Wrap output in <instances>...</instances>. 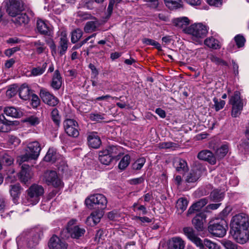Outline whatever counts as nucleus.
Returning <instances> with one entry per match:
<instances>
[{
  "label": "nucleus",
  "instance_id": "f257e3e1",
  "mask_svg": "<svg viewBox=\"0 0 249 249\" xmlns=\"http://www.w3.org/2000/svg\"><path fill=\"white\" fill-rule=\"evenodd\" d=\"M27 196L23 203L25 205H35L40 200L44 193L43 187L37 184H32L26 191Z\"/></svg>",
  "mask_w": 249,
  "mask_h": 249
},
{
  "label": "nucleus",
  "instance_id": "f03ea898",
  "mask_svg": "<svg viewBox=\"0 0 249 249\" xmlns=\"http://www.w3.org/2000/svg\"><path fill=\"white\" fill-rule=\"evenodd\" d=\"M185 33L192 36L193 39L197 43H201L200 39L205 37L208 33L207 27L201 23L194 24L184 29Z\"/></svg>",
  "mask_w": 249,
  "mask_h": 249
},
{
  "label": "nucleus",
  "instance_id": "7ed1b4c3",
  "mask_svg": "<svg viewBox=\"0 0 249 249\" xmlns=\"http://www.w3.org/2000/svg\"><path fill=\"white\" fill-rule=\"evenodd\" d=\"M107 200L106 197L101 194L91 195L86 198L85 204L89 208H97L101 210L106 208Z\"/></svg>",
  "mask_w": 249,
  "mask_h": 249
},
{
  "label": "nucleus",
  "instance_id": "20e7f679",
  "mask_svg": "<svg viewBox=\"0 0 249 249\" xmlns=\"http://www.w3.org/2000/svg\"><path fill=\"white\" fill-rule=\"evenodd\" d=\"M227 228V223L225 219H216L210 222L208 231L215 236L222 237L226 233Z\"/></svg>",
  "mask_w": 249,
  "mask_h": 249
},
{
  "label": "nucleus",
  "instance_id": "39448f33",
  "mask_svg": "<svg viewBox=\"0 0 249 249\" xmlns=\"http://www.w3.org/2000/svg\"><path fill=\"white\" fill-rule=\"evenodd\" d=\"M229 103L232 106L231 116L235 118L238 117L243 107V102L239 91H236L234 92V94L230 99Z\"/></svg>",
  "mask_w": 249,
  "mask_h": 249
},
{
  "label": "nucleus",
  "instance_id": "423d86ee",
  "mask_svg": "<svg viewBox=\"0 0 249 249\" xmlns=\"http://www.w3.org/2000/svg\"><path fill=\"white\" fill-rule=\"evenodd\" d=\"M6 0V12L10 16L16 17L23 10V3L20 0Z\"/></svg>",
  "mask_w": 249,
  "mask_h": 249
},
{
  "label": "nucleus",
  "instance_id": "0eeeda50",
  "mask_svg": "<svg viewBox=\"0 0 249 249\" xmlns=\"http://www.w3.org/2000/svg\"><path fill=\"white\" fill-rule=\"evenodd\" d=\"M232 228L235 229H248L249 227V216L246 213H241L233 217L231 223Z\"/></svg>",
  "mask_w": 249,
  "mask_h": 249
},
{
  "label": "nucleus",
  "instance_id": "6e6552de",
  "mask_svg": "<svg viewBox=\"0 0 249 249\" xmlns=\"http://www.w3.org/2000/svg\"><path fill=\"white\" fill-rule=\"evenodd\" d=\"M63 125L66 133L69 136L77 138L79 136V125L75 120L67 119L64 121Z\"/></svg>",
  "mask_w": 249,
  "mask_h": 249
},
{
  "label": "nucleus",
  "instance_id": "1a4fd4ad",
  "mask_svg": "<svg viewBox=\"0 0 249 249\" xmlns=\"http://www.w3.org/2000/svg\"><path fill=\"white\" fill-rule=\"evenodd\" d=\"M76 220H71L68 223L67 227V232L72 238L79 239L84 235L86 232L84 228L77 225H74Z\"/></svg>",
  "mask_w": 249,
  "mask_h": 249
},
{
  "label": "nucleus",
  "instance_id": "9d476101",
  "mask_svg": "<svg viewBox=\"0 0 249 249\" xmlns=\"http://www.w3.org/2000/svg\"><path fill=\"white\" fill-rule=\"evenodd\" d=\"M43 180L48 185H53L54 187H61L62 185L61 179L58 177L57 173L54 171H48L44 174Z\"/></svg>",
  "mask_w": 249,
  "mask_h": 249
},
{
  "label": "nucleus",
  "instance_id": "9b49d317",
  "mask_svg": "<svg viewBox=\"0 0 249 249\" xmlns=\"http://www.w3.org/2000/svg\"><path fill=\"white\" fill-rule=\"evenodd\" d=\"M21 170L18 174V178L20 181L26 184L32 178L33 173L31 167L27 164H23L21 166Z\"/></svg>",
  "mask_w": 249,
  "mask_h": 249
},
{
  "label": "nucleus",
  "instance_id": "f8f14e48",
  "mask_svg": "<svg viewBox=\"0 0 249 249\" xmlns=\"http://www.w3.org/2000/svg\"><path fill=\"white\" fill-rule=\"evenodd\" d=\"M40 96L43 102L50 106H56L59 103L58 99L45 89H40Z\"/></svg>",
  "mask_w": 249,
  "mask_h": 249
},
{
  "label": "nucleus",
  "instance_id": "ddd939ff",
  "mask_svg": "<svg viewBox=\"0 0 249 249\" xmlns=\"http://www.w3.org/2000/svg\"><path fill=\"white\" fill-rule=\"evenodd\" d=\"M206 218V214L205 212H201L197 213L192 219V224L197 231H200L203 230Z\"/></svg>",
  "mask_w": 249,
  "mask_h": 249
},
{
  "label": "nucleus",
  "instance_id": "4468645a",
  "mask_svg": "<svg viewBox=\"0 0 249 249\" xmlns=\"http://www.w3.org/2000/svg\"><path fill=\"white\" fill-rule=\"evenodd\" d=\"M234 238L237 242L243 244L249 239V231L248 229H235L233 234Z\"/></svg>",
  "mask_w": 249,
  "mask_h": 249
},
{
  "label": "nucleus",
  "instance_id": "2eb2a0df",
  "mask_svg": "<svg viewBox=\"0 0 249 249\" xmlns=\"http://www.w3.org/2000/svg\"><path fill=\"white\" fill-rule=\"evenodd\" d=\"M41 149L39 143L37 141H35L28 143L25 151L28 152L35 160L38 158Z\"/></svg>",
  "mask_w": 249,
  "mask_h": 249
},
{
  "label": "nucleus",
  "instance_id": "dca6fc26",
  "mask_svg": "<svg viewBox=\"0 0 249 249\" xmlns=\"http://www.w3.org/2000/svg\"><path fill=\"white\" fill-rule=\"evenodd\" d=\"M50 249H67V245L56 235H53L48 243Z\"/></svg>",
  "mask_w": 249,
  "mask_h": 249
},
{
  "label": "nucleus",
  "instance_id": "f3484780",
  "mask_svg": "<svg viewBox=\"0 0 249 249\" xmlns=\"http://www.w3.org/2000/svg\"><path fill=\"white\" fill-rule=\"evenodd\" d=\"M184 234L196 246H200L201 239L195 234L193 229L191 227H185L183 229Z\"/></svg>",
  "mask_w": 249,
  "mask_h": 249
},
{
  "label": "nucleus",
  "instance_id": "a211bd4d",
  "mask_svg": "<svg viewBox=\"0 0 249 249\" xmlns=\"http://www.w3.org/2000/svg\"><path fill=\"white\" fill-rule=\"evenodd\" d=\"M22 191L23 188L19 183L10 186L9 192L15 204L18 203V199Z\"/></svg>",
  "mask_w": 249,
  "mask_h": 249
},
{
  "label": "nucleus",
  "instance_id": "6ab92c4d",
  "mask_svg": "<svg viewBox=\"0 0 249 249\" xmlns=\"http://www.w3.org/2000/svg\"><path fill=\"white\" fill-rule=\"evenodd\" d=\"M103 216V213L100 211H95L91 213L86 220V224L90 226H94L101 220Z\"/></svg>",
  "mask_w": 249,
  "mask_h": 249
},
{
  "label": "nucleus",
  "instance_id": "aec40b11",
  "mask_svg": "<svg viewBox=\"0 0 249 249\" xmlns=\"http://www.w3.org/2000/svg\"><path fill=\"white\" fill-rule=\"evenodd\" d=\"M208 203V199L203 198L193 204L187 211V216L199 213L200 210Z\"/></svg>",
  "mask_w": 249,
  "mask_h": 249
},
{
  "label": "nucleus",
  "instance_id": "412c9836",
  "mask_svg": "<svg viewBox=\"0 0 249 249\" xmlns=\"http://www.w3.org/2000/svg\"><path fill=\"white\" fill-rule=\"evenodd\" d=\"M88 142L89 146L98 148L101 144V141L96 132H92L89 133L88 137Z\"/></svg>",
  "mask_w": 249,
  "mask_h": 249
},
{
  "label": "nucleus",
  "instance_id": "4be33fe9",
  "mask_svg": "<svg viewBox=\"0 0 249 249\" xmlns=\"http://www.w3.org/2000/svg\"><path fill=\"white\" fill-rule=\"evenodd\" d=\"M14 124L13 121L8 120L3 114L0 115V132H9L11 130V127Z\"/></svg>",
  "mask_w": 249,
  "mask_h": 249
},
{
  "label": "nucleus",
  "instance_id": "5701e85b",
  "mask_svg": "<svg viewBox=\"0 0 249 249\" xmlns=\"http://www.w3.org/2000/svg\"><path fill=\"white\" fill-rule=\"evenodd\" d=\"M197 158L201 160L208 161L211 164L216 163V159L209 150H202L198 153Z\"/></svg>",
  "mask_w": 249,
  "mask_h": 249
},
{
  "label": "nucleus",
  "instance_id": "b1692460",
  "mask_svg": "<svg viewBox=\"0 0 249 249\" xmlns=\"http://www.w3.org/2000/svg\"><path fill=\"white\" fill-rule=\"evenodd\" d=\"M62 80L58 70L55 71L52 78L51 87L55 90L59 89L62 85Z\"/></svg>",
  "mask_w": 249,
  "mask_h": 249
},
{
  "label": "nucleus",
  "instance_id": "393cba45",
  "mask_svg": "<svg viewBox=\"0 0 249 249\" xmlns=\"http://www.w3.org/2000/svg\"><path fill=\"white\" fill-rule=\"evenodd\" d=\"M68 39L66 36H62L60 38L58 46V53L60 56L64 55L68 47Z\"/></svg>",
  "mask_w": 249,
  "mask_h": 249
},
{
  "label": "nucleus",
  "instance_id": "a878e982",
  "mask_svg": "<svg viewBox=\"0 0 249 249\" xmlns=\"http://www.w3.org/2000/svg\"><path fill=\"white\" fill-rule=\"evenodd\" d=\"M201 176L200 171L197 169L191 170L185 177V181L188 183L195 182Z\"/></svg>",
  "mask_w": 249,
  "mask_h": 249
},
{
  "label": "nucleus",
  "instance_id": "bb28decb",
  "mask_svg": "<svg viewBox=\"0 0 249 249\" xmlns=\"http://www.w3.org/2000/svg\"><path fill=\"white\" fill-rule=\"evenodd\" d=\"M184 241L179 237L172 238L169 249H184Z\"/></svg>",
  "mask_w": 249,
  "mask_h": 249
},
{
  "label": "nucleus",
  "instance_id": "cd10ccee",
  "mask_svg": "<svg viewBox=\"0 0 249 249\" xmlns=\"http://www.w3.org/2000/svg\"><path fill=\"white\" fill-rule=\"evenodd\" d=\"M196 247L199 249H220V247L217 244L208 239H204L203 240H201V243L200 246Z\"/></svg>",
  "mask_w": 249,
  "mask_h": 249
},
{
  "label": "nucleus",
  "instance_id": "c85d7f7f",
  "mask_svg": "<svg viewBox=\"0 0 249 249\" xmlns=\"http://www.w3.org/2000/svg\"><path fill=\"white\" fill-rule=\"evenodd\" d=\"M4 112L7 116L13 118H19L22 113L19 109L13 107H5L4 109Z\"/></svg>",
  "mask_w": 249,
  "mask_h": 249
},
{
  "label": "nucleus",
  "instance_id": "c756f323",
  "mask_svg": "<svg viewBox=\"0 0 249 249\" xmlns=\"http://www.w3.org/2000/svg\"><path fill=\"white\" fill-rule=\"evenodd\" d=\"M59 156L60 155L56 152L55 149L49 148L44 160L47 162H54L56 161Z\"/></svg>",
  "mask_w": 249,
  "mask_h": 249
},
{
  "label": "nucleus",
  "instance_id": "7c9ffc66",
  "mask_svg": "<svg viewBox=\"0 0 249 249\" xmlns=\"http://www.w3.org/2000/svg\"><path fill=\"white\" fill-rule=\"evenodd\" d=\"M189 23V19L185 17L176 18L173 20L174 25L178 28H182L183 30L186 28L185 27L188 25Z\"/></svg>",
  "mask_w": 249,
  "mask_h": 249
},
{
  "label": "nucleus",
  "instance_id": "2f4dec72",
  "mask_svg": "<svg viewBox=\"0 0 249 249\" xmlns=\"http://www.w3.org/2000/svg\"><path fill=\"white\" fill-rule=\"evenodd\" d=\"M19 96L21 99L27 100L30 98V89L27 84H23L19 89Z\"/></svg>",
  "mask_w": 249,
  "mask_h": 249
},
{
  "label": "nucleus",
  "instance_id": "473e14b6",
  "mask_svg": "<svg viewBox=\"0 0 249 249\" xmlns=\"http://www.w3.org/2000/svg\"><path fill=\"white\" fill-rule=\"evenodd\" d=\"M111 156L108 154V152L106 150L99 152V160L103 164L108 165L112 160Z\"/></svg>",
  "mask_w": 249,
  "mask_h": 249
},
{
  "label": "nucleus",
  "instance_id": "72a5a7b5",
  "mask_svg": "<svg viewBox=\"0 0 249 249\" xmlns=\"http://www.w3.org/2000/svg\"><path fill=\"white\" fill-rule=\"evenodd\" d=\"M167 7L170 10H175L182 6L181 0H164Z\"/></svg>",
  "mask_w": 249,
  "mask_h": 249
},
{
  "label": "nucleus",
  "instance_id": "f704fd0d",
  "mask_svg": "<svg viewBox=\"0 0 249 249\" xmlns=\"http://www.w3.org/2000/svg\"><path fill=\"white\" fill-rule=\"evenodd\" d=\"M15 18L13 19V22L17 24L21 25L22 24H27L29 21V18L25 13H22L17 15Z\"/></svg>",
  "mask_w": 249,
  "mask_h": 249
},
{
  "label": "nucleus",
  "instance_id": "c9c22d12",
  "mask_svg": "<svg viewBox=\"0 0 249 249\" xmlns=\"http://www.w3.org/2000/svg\"><path fill=\"white\" fill-rule=\"evenodd\" d=\"M204 44L208 47L213 49H218L220 48L219 41L213 37H210L204 40Z\"/></svg>",
  "mask_w": 249,
  "mask_h": 249
},
{
  "label": "nucleus",
  "instance_id": "e433bc0d",
  "mask_svg": "<svg viewBox=\"0 0 249 249\" xmlns=\"http://www.w3.org/2000/svg\"><path fill=\"white\" fill-rule=\"evenodd\" d=\"M187 206L188 201L184 198H179L176 203V208L179 213H182L186 209Z\"/></svg>",
  "mask_w": 249,
  "mask_h": 249
},
{
  "label": "nucleus",
  "instance_id": "4c0bfd02",
  "mask_svg": "<svg viewBox=\"0 0 249 249\" xmlns=\"http://www.w3.org/2000/svg\"><path fill=\"white\" fill-rule=\"evenodd\" d=\"M174 166L176 168V170L179 172H184L188 169L187 162L183 159H179L176 161L174 163Z\"/></svg>",
  "mask_w": 249,
  "mask_h": 249
},
{
  "label": "nucleus",
  "instance_id": "58836bf2",
  "mask_svg": "<svg viewBox=\"0 0 249 249\" xmlns=\"http://www.w3.org/2000/svg\"><path fill=\"white\" fill-rule=\"evenodd\" d=\"M38 31L43 35H47L49 32V28L47 24L42 20H37L36 22Z\"/></svg>",
  "mask_w": 249,
  "mask_h": 249
},
{
  "label": "nucleus",
  "instance_id": "ea45409f",
  "mask_svg": "<svg viewBox=\"0 0 249 249\" xmlns=\"http://www.w3.org/2000/svg\"><path fill=\"white\" fill-rule=\"evenodd\" d=\"M122 148L120 146L117 145H112L108 147L106 150L108 152V154L111 156L112 158L119 156L121 153Z\"/></svg>",
  "mask_w": 249,
  "mask_h": 249
},
{
  "label": "nucleus",
  "instance_id": "a19ab883",
  "mask_svg": "<svg viewBox=\"0 0 249 249\" xmlns=\"http://www.w3.org/2000/svg\"><path fill=\"white\" fill-rule=\"evenodd\" d=\"M47 66V63L45 62L43 64L41 67L33 68L31 71V75L34 76H36L41 75L44 72L46 69Z\"/></svg>",
  "mask_w": 249,
  "mask_h": 249
},
{
  "label": "nucleus",
  "instance_id": "79ce46f5",
  "mask_svg": "<svg viewBox=\"0 0 249 249\" xmlns=\"http://www.w3.org/2000/svg\"><path fill=\"white\" fill-rule=\"evenodd\" d=\"M34 160L33 157L27 151L23 155L17 157V162L19 165H22L25 162L28 161L30 160Z\"/></svg>",
  "mask_w": 249,
  "mask_h": 249
},
{
  "label": "nucleus",
  "instance_id": "37998d69",
  "mask_svg": "<svg viewBox=\"0 0 249 249\" xmlns=\"http://www.w3.org/2000/svg\"><path fill=\"white\" fill-rule=\"evenodd\" d=\"M40 235L38 233H36L27 241V246L29 248H33L36 246L39 241Z\"/></svg>",
  "mask_w": 249,
  "mask_h": 249
},
{
  "label": "nucleus",
  "instance_id": "c03bdc74",
  "mask_svg": "<svg viewBox=\"0 0 249 249\" xmlns=\"http://www.w3.org/2000/svg\"><path fill=\"white\" fill-rule=\"evenodd\" d=\"M32 43L33 46L35 48L36 53L38 54L43 53L46 48L45 44L40 40L34 41Z\"/></svg>",
  "mask_w": 249,
  "mask_h": 249
},
{
  "label": "nucleus",
  "instance_id": "a18cd8bd",
  "mask_svg": "<svg viewBox=\"0 0 249 249\" xmlns=\"http://www.w3.org/2000/svg\"><path fill=\"white\" fill-rule=\"evenodd\" d=\"M229 151V147L226 144L222 145L220 147L218 148L215 152L216 156L219 159L224 158Z\"/></svg>",
  "mask_w": 249,
  "mask_h": 249
},
{
  "label": "nucleus",
  "instance_id": "49530a36",
  "mask_svg": "<svg viewBox=\"0 0 249 249\" xmlns=\"http://www.w3.org/2000/svg\"><path fill=\"white\" fill-rule=\"evenodd\" d=\"M97 22L94 21H88L84 27V31L86 33H91L96 30Z\"/></svg>",
  "mask_w": 249,
  "mask_h": 249
},
{
  "label": "nucleus",
  "instance_id": "de8ad7c7",
  "mask_svg": "<svg viewBox=\"0 0 249 249\" xmlns=\"http://www.w3.org/2000/svg\"><path fill=\"white\" fill-rule=\"evenodd\" d=\"M83 32L79 29H76L71 33V41L73 43L77 42L82 36Z\"/></svg>",
  "mask_w": 249,
  "mask_h": 249
},
{
  "label": "nucleus",
  "instance_id": "09e8293b",
  "mask_svg": "<svg viewBox=\"0 0 249 249\" xmlns=\"http://www.w3.org/2000/svg\"><path fill=\"white\" fill-rule=\"evenodd\" d=\"M51 116L55 125L59 126L60 123V116L58 109L56 108H53L51 112Z\"/></svg>",
  "mask_w": 249,
  "mask_h": 249
},
{
  "label": "nucleus",
  "instance_id": "8fccbe9b",
  "mask_svg": "<svg viewBox=\"0 0 249 249\" xmlns=\"http://www.w3.org/2000/svg\"><path fill=\"white\" fill-rule=\"evenodd\" d=\"M130 157L128 155H125L120 161L118 167L121 170H124L130 163Z\"/></svg>",
  "mask_w": 249,
  "mask_h": 249
},
{
  "label": "nucleus",
  "instance_id": "3c124183",
  "mask_svg": "<svg viewBox=\"0 0 249 249\" xmlns=\"http://www.w3.org/2000/svg\"><path fill=\"white\" fill-rule=\"evenodd\" d=\"M213 101L214 102L213 107L216 111H218L222 109L225 105V101L218 99L216 97L213 99Z\"/></svg>",
  "mask_w": 249,
  "mask_h": 249
},
{
  "label": "nucleus",
  "instance_id": "603ef678",
  "mask_svg": "<svg viewBox=\"0 0 249 249\" xmlns=\"http://www.w3.org/2000/svg\"><path fill=\"white\" fill-rule=\"evenodd\" d=\"M145 162V159L144 158H141L138 159L132 164V168L135 170H140Z\"/></svg>",
  "mask_w": 249,
  "mask_h": 249
},
{
  "label": "nucleus",
  "instance_id": "864d4df0",
  "mask_svg": "<svg viewBox=\"0 0 249 249\" xmlns=\"http://www.w3.org/2000/svg\"><path fill=\"white\" fill-rule=\"evenodd\" d=\"M234 39L238 48H241L244 46L246 42V39L242 35H236L234 37Z\"/></svg>",
  "mask_w": 249,
  "mask_h": 249
},
{
  "label": "nucleus",
  "instance_id": "5fc2aeb1",
  "mask_svg": "<svg viewBox=\"0 0 249 249\" xmlns=\"http://www.w3.org/2000/svg\"><path fill=\"white\" fill-rule=\"evenodd\" d=\"M24 122L29 123L32 125H36L39 124L40 119L38 117L33 115L26 118Z\"/></svg>",
  "mask_w": 249,
  "mask_h": 249
},
{
  "label": "nucleus",
  "instance_id": "6e6d98bb",
  "mask_svg": "<svg viewBox=\"0 0 249 249\" xmlns=\"http://www.w3.org/2000/svg\"><path fill=\"white\" fill-rule=\"evenodd\" d=\"M221 244L225 249H237V245L230 240H223Z\"/></svg>",
  "mask_w": 249,
  "mask_h": 249
},
{
  "label": "nucleus",
  "instance_id": "4d7b16f0",
  "mask_svg": "<svg viewBox=\"0 0 249 249\" xmlns=\"http://www.w3.org/2000/svg\"><path fill=\"white\" fill-rule=\"evenodd\" d=\"M142 42L147 45H152L155 46L158 50H160L161 46L160 44L152 39L144 38L142 40Z\"/></svg>",
  "mask_w": 249,
  "mask_h": 249
},
{
  "label": "nucleus",
  "instance_id": "13d9d810",
  "mask_svg": "<svg viewBox=\"0 0 249 249\" xmlns=\"http://www.w3.org/2000/svg\"><path fill=\"white\" fill-rule=\"evenodd\" d=\"M210 60L216 65H220L222 66H227V63L224 60L218 58V57L212 55L210 57Z\"/></svg>",
  "mask_w": 249,
  "mask_h": 249
},
{
  "label": "nucleus",
  "instance_id": "bf43d9fd",
  "mask_svg": "<svg viewBox=\"0 0 249 249\" xmlns=\"http://www.w3.org/2000/svg\"><path fill=\"white\" fill-rule=\"evenodd\" d=\"M210 196L213 200L216 201H220L223 197V194L217 190H213L211 193Z\"/></svg>",
  "mask_w": 249,
  "mask_h": 249
},
{
  "label": "nucleus",
  "instance_id": "052dcab7",
  "mask_svg": "<svg viewBox=\"0 0 249 249\" xmlns=\"http://www.w3.org/2000/svg\"><path fill=\"white\" fill-rule=\"evenodd\" d=\"M2 161L6 165H11L14 161L13 158L6 153H4L2 156Z\"/></svg>",
  "mask_w": 249,
  "mask_h": 249
},
{
  "label": "nucleus",
  "instance_id": "680f3d73",
  "mask_svg": "<svg viewBox=\"0 0 249 249\" xmlns=\"http://www.w3.org/2000/svg\"><path fill=\"white\" fill-rule=\"evenodd\" d=\"M31 97V104L32 106L34 108L37 107L40 104V100L38 97L35 94H32Z\"/></svg>",
  "mask_w": 249,
  "mask_h": 249
},
{
  "label": "nucleus",
  "instance_id": "e2e57ef3",
  "mask_svg": "<svg viewBox=\"0 0 249 249\" xmlns=\"http://www.w3.org/2000/svg\"><path fill=\"white\" fill-rule=\"evenodd\" d=\"M239 150L243 154H246L249 151V143L243 142L238 146Z\"/></svg>",
  "mask_w": 249,
  "mask_h": 249
},
{
  "label": "nucleus",
  "instance_id": "0e129e2a",
  "mask_svg": "<svg viewBox=\"0 0 249 249\" xmlns=\"http://www.w3.org/2000/svg\"><path fill=\"white\" fill-rule=\"evenodd\" d=\"M104 114L100 113H91L89 115V119L93 121L99 122L104 119Z\"/></svg>",
  "mask_w": 249,
  "mask_h": 249
},
{
  "label": "nucleus",
  "instance_id": "69168bd1",
  "mask_svg": "<svg viewBox=\"0 0 249 249\" xmlns=\"http://www.w3.org/2000/svg\"><path fill=\"white\" fill-rule=\"evenodd\" d=\"M8 142L14 146H17L20 143V139L14 136H11L8 140Z\"/></svg>",
  "mask_w": 249,
  "mask_h": 249
},
{
  "label": "nucleus",
  "instance_id": "338daca9",
  "mask_svg": "<svg viewBox=\"0 0 249 249\" xmlns=\"http://www.w3.org/2000/svg\"><path fill=\"white\" fill-rule=\"evenodd\" d=\"M6 204V198L1 194H0V213H2L4 211Z\"/></svg>",
  "mask_w": 249,
  "mask_h": 249
},
{
  "label": "nucleus",
  "instance_id": "774afa93",
  "mask_svg": "<svg viewBox=\"0 0 249 249\" xmlns=\"http://www.w3.org/2000/svg\"><path fill=\"white\" fill-rule=\"evenodd\" d=\"M144 181V178L142 177L138 178H135L129 180V183L131 185H138L143 183Z\"/></svg>",
  "mask_w": 249,
  "mask_h": 249
}]
</instances>
